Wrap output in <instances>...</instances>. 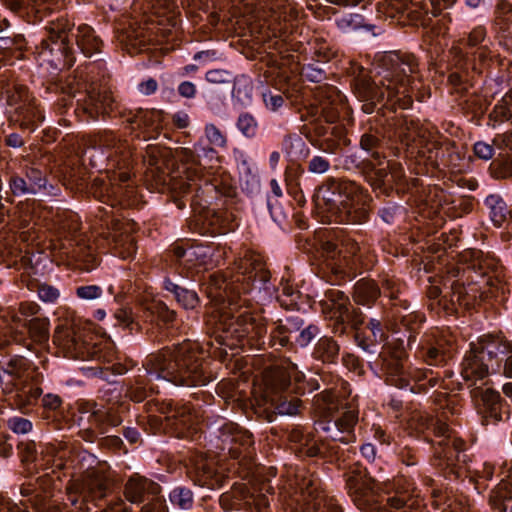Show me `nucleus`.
I'll return each instance as SVG.
<instances>
[{
  "instance_id": "nucleus-1",
  "label": "nucleus",
  "mask_w": 512,
  "mask_h": 512,
  "mask_svg": "<svg viewBox=\"0 0 512 512\" xmlns=\"http://www.w3.org/2000/svg\"><path fill=\"white\" fill-rule=\"evenodd\" d=\"M202 287L213 306V317L227 339H256L266 333L262 320L247 310L251 301L265 303L276 294L259 256L246 255L227 272L205 275Z\"/></svg>"
},
{
  "instance_id": "nucleus-2",
  "label": "nucleus",
  "mask_w": 512,
  "mask_h": 512,
  "mask_svg": "<svg viewBox=\"0 0 512 512\" xmlns=\"http://www.w3.org/2000/svg\"><path fill=\"white\" fill-rule=\"evenodd\" d=\"M205 354L196 342L186 341L173 351L147 357L143 374H139L128 390L129 397L141 402L148 393L157 391L153 380L170 382L177 386L197 387L206 385L209 377L204 368Z\"/></svg>"
},
{
  "instance_id": "nucleus-3",
  "label": "nucleus",
  "mask_w": 512,
  "mask_h": 512,
  "mask_svg": "<svg viewBox=\"0 0 512 512\" xmlns=\"http://www.w3.org/2000/svg\"><path fill=\"white\" fill-rule=\"evenodd\" d=\"M379 61L383 67V76L379 83L361 78L355 84V94L364 102L363 111L370 114L376 103L385 100L391 106L398 105L408 109L412 104V93L417 89L412 78L416 68L415 58L390 52L382 55Z\"/></svg>"
},
{
  "instance_id": "nucleus-4",
  "label": "nucleus",
  "mask_w": 512,
  "mask_h": 512,
  "mask_svg": "<svg viewBox=\"0 0 512 512\" xmlns=\"http://www.w3.org/2000/svg\"><path fill=\"white\" fill-rule=\"evenodd\" d=\"M130 147L114 134L102 136L99 142L84 152V160H89L92 167L105 169V175L94 179L92 190L95 197L109 203L113 209L123 203L124 192L119 183L130 179Z\"/></svg>"
},
{
  "instance_id": "nucleus-5",
  "label": "nucleus",
  "mask_w": 512,
  "mask_h": 512,
  "mask_svg": "<svg viewBox=\"0 0 512 512\" xmlns=\"http://www.w3.org/2000/svg\"><path fill=\"white\" fill-rule=\"evenodd\" d=\"M304 378V373L292 363L286 368L266 371L254 386L255 412L268 422L276 414L296 415L299 403L292 393L304 392L301 386Z\"/></svg>"
},
{
  "instance_id": "nucleus-6",
  "label": "nucleus",
  "mask_w": 512,
  "mask_h": 512,
  "mask_svg": "<svg viewBox=\"0 0 512 512\" xmlns=\"http://www.w3.org/2000/svg\"><path fill=\"white\" fill-rule=\"evenodd\" d=\"M490 373L512 378V342L502 336L484 335L472 342L462 362L465 380L483 379Z\"/></svg>"
},
{
  "instance_id": "nucleus-7",
  "label": "nucleus",
  "mask_w": 512,
  "mask_h": 512,
  "mask_svg": "<svg viewBox=\"0 0 512 512\" xmlns=\"http://www.w3.org/2000/svg\"><path fill=\"white\" fill-rule=\"evenodd\" d=\"M316 201L327 205L331 217L339 223H362L368 217L367 195L352 181H331L321 186Z\"/></svg>"
},
{
  "instance_id": "nucleus-8",
  "label": "nucleus",
  "mask_w": 512,
  "mask_h": 512,
  "mask_svg": "<svg viewBox=\"0 0 512 512\" xmlns=\"http://www.w3.org/2000/svg\"><path fill=\"white\" fill-rule=\"evenodd\" d=\"M314 414L317 418L315 429L322 431L326 438L348 444L355 439L354 426L357 415L354 410L339 403L330 391L314 397Z\"/></svg>"
},
{
  "instance_id": "nucleus-9",
  "label": "nucleus",
  "mask_w": 512,
  "mask_h": 512,
  "mask_svg": "<svg viewBox=\"0 0 512 512\" xmlns=\"http://www.w3.org/2000/svg\"><path fill=\"white\" fill-rule=\"evenodd\" d=\"M54 343L58 349L67 358L79 359L83 361H95L96 366L86 368L91 375H97L101 372V363H110L114 360L112 343L89 342L81 332L71 327H59L54 334Z\"/></svg>"
},
{
  "instance_id": "nucleus-10",
  "label": "nucleus",
  "mask_w": 512,
  "mask_h": 512,
  "mask_svg": "<svg viewBox=\"0 0 512 512\" xmlns=\"http://www.w3.org/2000/svg\"><path fill=\"white\" fill-rule=\"evenodd\" d=\"M29 378L28 361L21 356L11 359L0 371L2 385L6 389L12 386L15 406L23 413H27L41 395L40 388L29 382Z\"/></svg>"
},
{
  "instance_id": "nucleus-11",
  "label": "nucleus",
  "mask_w": 512,
  "mask_h": 512,
  "mask_svg": "<svg viewBox=\"0 0 512 512\" xmlns=\"http://www.w3.org/2000/svg\"><path fill=\"white\" fill-rule=\"evenodd\" d=\"M486 32L484 28L477 27L469 35L466 42H461L451 48L452 63L455 67L449 75L450 82L455 86H460L470 80L469 69L474 72H481V68L476 63V55L482 61L485 55L486 45H481L485 40Z\"/></svg>"
},
{
  "instance_id": "nucleus-12",
  "label": "nucleus",
  "mask_w": 512,
  "mask_h": 512,
  "mask_svg": "<svg viewBox=\"0 0 512 512\" xmlns=\"http://www.w3.org/2000/svg\"><path fill=\"white\" fill-rule=\"evenodd\" d=\"M405 355L404 342L397 339L396 341H388L383 346L379 357L389 383L401 389L409 387L414 392L411 380L420 381L426 378L427 374L419 369H407L404 364Z\"/></svg>"
},
{
  "instance_id": "nucleus-13",
  "label": "nucleus",
  "mask_w": 512,
  "mask_h": 512,
  "mask_svg": "<svg viewBox=\"0 0 512 512\" xmlns=\"http://www.w3.org/2000/svg\"><path fill=\"white\" fill-rule=\"evenodd\" d=\"M27 316L24 309L20 312L7 310L0 314V340L3 338V344L10 339L18 341L26 333L40 344L48 341V321L40 318L28 319Z\"/></svg>"
},
{
  "instance_id": "nucleus-14",
  "label": "nucleus",
  "mask_w": 512,
  "mask_h": 512,
  "mask_svg": "<svg viewBox=\"0 0 512 512\" xmlns=\"http://www.w3.org/2000/svg\"><path fill=\"white\" fill-rule=\"evenodd\" d=\"M108 486L109 480L102 468H88L81 480L67 487L65 505L70 504L75 511H88V502L104 497Z\"/></svg>"
},
{
  "instance_id": "nucleus-15",
  "label": "nucleus",
  "mask_w": 512,
  "mask_h": 512,
  "mask_svg": "<svg viewBox=\"0 0 512 512\" xmlns=\"http://www.w3.org/2000/svg\"><path fill=\"white\" fill-rule=\"evenodd\" d=\"M321 256L329 268L336 275H350L355 272L358 264H363V252L358 244L349 239L341 238L337 241L330 239L321 243Z\"/></svg>"
},
{
  "instance_id": "nucleus-16",
  "label": "nucleus",
  "mask_w": 512,
  "mask_h": 512,
  "mask_svg": "<svg viewBox=\"0 0 512 512\" xmlns=\"http://www.w3.org/2000/svg\"><path fill=\"white\" fill-rule=\"evenodd\" d=\"M291 486L295 490L294 502L297 504L296 510L310 512H341L338 505L319 491L320 481L313 474L306 471H299Z\"/></svg>"
},
{
  "instance_id": "nucleus-17",
  "label": "nucleus",
  "mask_w": 512,
  "mask_h": 512,
  "mask_svg": "<svg viewBox=\"0 0 512 512\" xmlns=\"http://www.w3.org/2000/svg\"><path fill=\"white\" fill-rule=\"evenodd\" d=\"M354 502L364 512H388L382 505L384 498L377 494L378 486L371 478L351 477L347 482ZM390 509L399 510L406 506L407 499L404 495H395L385 498Z\"/></svg>"
},
{
  "instance_id": "nucleus-18",
  "label": "nucleus",
  "mask_w": 512,
  "mask_h": 512,
  "mask_svg": "<svg viewBox=\"0 0 512 512\" xmlns=\"http://www.w3.org/2000/svg\"><path fill=\"white\" fill-rule=\"evenodd\" d=\"M51 41L55 47L51 51L57 50L62 55L68 56L71 52L72 40H75L78 49L86 56L91 57L99 51L100 40L94 34V30L88 25H81L74 31H66L64 25H56L51 28Z\"/></svg>"
},
{
  "instance_id": "nucleus-19",
  "label": "nucleus",
  "mask_w": 512,
  "mask_h": 512,
  "mask_svg": "<svg viewBox=\"0 0 512 512\" xmlns=\"http://www.w3.org/2000/svg\"><path fill=\"white\" fill-rule=\"evenodd\" d=\"M160 486L144 477L133 475L125 485L127 500L141 505V512H166L164 500L159 496Z\"/></svg>"
},
{
  "instance_id": "nucleus-20",
  "label": "nucleus",
  "mask_w": 512,
  "mask_h": 512,
  "mask_svg": "<svg viewBox=\"0 0 512 512\" xmlns=\"http://www.w3.org/2000/svg\"><path fill=\"white\" fill-rule=\"evenodd\" d=\"M69 93L76 101L75 110H82L89 119L95 120L113 109L114 99L111 94L93 85L79 82L77 88L70 87Z\"/></svg>"
},
{
  "instance_id": "nucleus-21",
  "label": "nucleus",
  "mask_w": 512,
  "mask_h": 512,
  "mask_svg": "<svg viewBox=\"0 0 512 512\" xmlns=\"http://www.w3.org/2000/svg\"><path fill=\"white\" fill-rule=\"evenodd\" d=\"M248 32L257 43L265 46V50H279L287 38L288 26L281 14L272 12L269 18L248 22Z\"/></svg>"
},
{
  "instance_id": "nucleus-22",
  "label": "nucleus",
  "mask_w": 512,
  "mask_h": 512,
  "mask_svg": "<svg viewBox=\"0 0 512 512\" xmlns=\"http://www.w3.org/2000/svg\"><path fill=\"white\" fill-rule=\"evenodd\" d=\"M397 136L407 149H411L412 153L418 152L425 154V150H427L429 159L437 157L438 155L437 151H435L434 155V150H437L438 141L428 124L423 125L413 120H405V122L397 128Z\"/></svg>"
},
{
  "instance_id": "nucleus-23",
  "label": "nucleus",
  "mask_w": 512,
  "mask_h": 512,
  "mask_svg": "<svg viewBox=\"0 0 512 512\" xmlns=\"http://www.w3.org/2000/svg\"><path fill=\"white\" fill-rule=\"evenodd\" d=\"M426 428L432 430L437 438L436 456L445 460L448 465L452 464L463 450V441L450 429L442 417L428 420Z\"/></svg>"
},
{
  "instance_id": "nucleus-24",
  "label": "nucleus",
  "mask_w": 512,
  "mask_h": 512,
  "mask_svg": "<svg viewBox=\"0 0 512 512\" xmlns=\"http://www.w3.org/2000/svg\"><path fill=\"white\" fill-rule=\"evenodd\" d=\"M7 102L22 128L34 130L42 121L43 116L26 89L14 88L9 92Z\"/></svg>"
},
{
  "instance_id": "nucleus-25",
  "label": "nucleus",
  "mask_w": 512,
  "mask_h": 512,
  "mask_svg": "<svg viewBox=\"0 0 512 512\" xmlns=\"http://www.w3.org/2000/svg\"><path fill=\"white\" fill-rule=\"evenodd\" d=\"M220 448L234 459H243L250 453L249 448L253 443L252 435L238 424L233 422H225L219 426Z\"/></svg>"
},
{
  "instance_id": "nucleus-26",
  "label": "nucleus",
  "mask_w": 512,
  "mask_h": 512,
  "mask_svg": "<svg viewBox=\"0 0 512 512\" xmlns=\"http://www.w3.org/2000/svg\"><path fill=\"white\" fill-rule=\"evenodd\" d=\"M164 113L160 110H144L137 109L130 111L126 116V122L130 125V129L138 131L137 136L143 134L145 137L153 138L154 134L162 127Z\"/></svg>"
},
{
  "instance_id": "nucleus-27",
  "label": "nucleus",
  "mask_w": 512,
  "mask_h": 512,
  "mask_svg": "<svg viewBox=\"0 0 512 512\" xmlns=\"http://www.w3.org/2000/svg\"><path fill=\"white\" fill-rule=\"evenodd\" d=\"M473 398L479 413L494 421L502 418V403L500 394L490 388L477 387L473 390Z\"/></svg>"
},
{
  "instance_id": "nucleus-28",
  "label": "nucleus",
  "mask_w": 512,
  "mask_h": 512,
  "mask_svg": "<svg viewBox=\"0 0 512 512\" xmlns=\"http://www.w3.org/2000/svg\"><path fill=\"white\" fill-rule=\"evenodd\" d=\"M163 414L168 421V425L183 433L189 430L196 423L197 417L192 413L188 405H176L168 403L163 408Z\"/></svg>"
},
{
  "instance_id": "nucleus-29",
  "label": "nucleus",
  "mask_w": 512,
  "mask_h": 512,
  "mask_svg": "<svg viewBox=\"0 0 512 512\" xmlns=\"http://www.w3.org/2000/svg\"><path fill=\"white\" fill-rule=\"evenodd\" d=\"M398 3V9L403 13H407L408 16L415 14V17H419L423 12L425 14L431 13L436 16L442 8L451 7L456 0H428V2L422 3L421 0H396Z\"/></svg>"
},
{
  "instance_id": "nucleus-30",
  "label": "nucleus",
  "mask_w": 512,
  "mask_h": 512,
  "mask_svg": "<svg viewBox=\"0 0 512 512\" xmlns=\"http://www.w3.org/2000/svg\"><path fill=\"white\" fill-rule=\"evenodd\" d=\"M324 310L329 314L330 318L340 322H345L351 317L349 299L338 289L327 291Z\"/></svg>"
},
{
  "instance_id": "nucleus-31",
  "label": "nucleus",
  "mask_w": 512,
  "mask_h": 512,
  "mask_svg": "<svg viewBox=\"0 0 512 512\" xmlns=\"http://www.w3.org/2000/svg\"><path fill=\"white\" fill-rule=\"evenodd\" d=\"M76 245L72 248H65L62 254L70 261L83 264V269L90 271L97 264V255L89 241L81 236L76 239Z\"/></svg>"
},
{
  "instance_id": "nucleus-32",
  "label": "nucleus",
  "mask_w": 512,
  "mask_h": 512,
  "mask_svg": "<svg viewBox=\"0 0 512 512\" xmlns=\"http://www.w3.org/2000/svg\"><path fill=\"white\" fill-rule=\"evenodd\" d=\"M235 160L242 189L248 193L256 192L260 186L257 167L250 162L248 156L242 151H235Z\"/></svg>"
},
{
  "instance_id": "nucleus-33",
  "label": "nucleus",
  "mask_w": 512,
  "mask_h": 512,
  "mask_svg": "<svg viewBox=\"0 0 512 512\" xmlns=\"http://www.w3.org/2000/svg\"><path fill=\"white\" fill-rule=\"evenodd\" d=\"M418 356L428 365L439 366L449 357V351L444 345V340L436 336H428L421 344Z\"/></svg>"
},
{
  "instance_id": "nucleus-34",
  "label": "nucleus",
  "mask_w": 512,
  "mask_h": 512,
  "mask_svg": "<svg viewBox=\"0 0 512 512\" xmlns=\"http://www.w3.org/2000/svg\"><path fill=\"white\" fill-rule=\"evenodd\" d=\"M490 500L499 511L512 512V469L492 492Z\"/></svg>"
},
{
  "instance_id": "nucleus-35",
  "label": "nucleus",
  "mask_w": 512,
  "mask_h": 512,
  "mask_svg": "<svg viewBox=\"0 0 512 512\" xmlns=\"http://www.w3.org/2000/svg\"><path fill=\"white\" fill-rule=\"evenodd\" d=\"M200 181V169L191 165L185 168L184 176L175 182L174 189H178L181 194H195L196 197H200V193H204Z\"/></svg>"
},
{
  "instance_id": "nucleus-36",
  "label": "nucleus",
  "mask_w": 512,
  "mask_h": 512,
  "mask_svg": "<svg viewBox=\"0 0 512 512\" xmlns=\"http://www.w3.org/2000/svg\"><path fill=\"white\" fill-rule=\"evenodd\" d=\"M253 83L247 76H240L235 79L232 90V102L240 108L247 107L252 103Z\"/></svg>"
},
{
  "instance_id": "nucleus-37",
  "label": "nucleus",
  "mask_w": 512,
  "mask_h": 512,
  "mask_svg": "<svg viewBox=\"0 0 512 512\" xmlns=\"http://www.w3.org/2000/svg\"><path fill=\"white\" fill-rule=\"evenodd\" d=\"M111 247L115 255L123 259L132 258L136 252L135 240L130 234L115 230L112 235Z\"/></svg>"
},
{
  "instance_id": "nucleus-38",
  "label": "nucleus",
  "mask_w": 512,
  "mask_h": 512,
  "mask_svg": "<svg viewBox=\"0 0 512 512\" xmlns=\"http://www.w3.org/2000/svg\"><path fill=\"white\" fill-rule=\"evenodd\" d=\"M164 288L185 309H194L199 303V298L195 291L180 287L169 279L164 281Z\"/></svg>"
},
{
  "instance_id": "nucleus-39",
  "label": "nucleus",
  "mask_w": 512,
  "mask_h": 512,
  "mask_svg": "<svg viewBox=\"0 0 512 512\" xmlns=\"http://www.w3.org/2000/svg\"><path fill=\"white\" fill-rule=\"evenodd\" d=\"M379 295V289L372 280H360L354 286V300L358 304L370 305Z\"/></svg>"
},
{
  "instance_id": "nucleus-40",
  "label": "nucleus",
  "mask_w": 512,
  "mask_h": 512,
  "mask_svg": "<svg viewBox=\"0 0 512 512\" xmlns=\"http://www.w3.org/2000/svg\"><path fill=\"white\" fill-rule=\"evenodd\" d=\"M485 205L489 210L491 221L495 226L500 227L509 213L504 200L497 194H491L486 197Z\"/></svg>"
},
{
  "instance_id": "nucleus-41",
  "label": "nucleus",
  "mask_w": 512,
  "mask_h": 512,
  "mask_svg": "<svg viewBox=\"0 0 512 512\" xmlns=\"http://www.w3.org/2000/svg\"><path fill=\"white\" fill-rule=\"evenodd\" d=\"M479 257L478 251H467L463 255V259L465 261H468V259H477ZM470 269L475 270L476 269V263L475 261H472L470 265L467 266V270L464 267H456L453 268L451 271L452 277L455 278V280L451 283L452 289H458L461 288V286L466 285L469 281L474 282V278L468 275Z\"/></svg>"
},
{
  "instance_id": "nucleus-42",
  "label": "nucleus",
  "mask_w": 512,
  "mask_h": 512,
  "mask_svg": "<svg viewBox=\"0 0 512 512\" xmlns=\"http://www.w3.org/2000/svg\"><path fill=\"white\" fill-rule=\"evenodd\" d=\"M494 143L503 150L504 154L509 156L501 164L500 176L503 178L512 177V131L498 135Z\"/></svg>"
},
{
  "instance_id": "nucleus-43",
  "label": "nucleus",
  "mask_w": 512,
  "mask_h": 512,
  "mask_svg": "<svg viewBox=\"0 0 512 512\" xmlns=\"http://www.w3.org/2000/svg\"><path fill=\"white\" fill-rule=\"evenodd\" d=\"M301 292L297 289V283H292L289 278H282L281 280V295H277L281 305L287 308H293L297 305Z\"/></svg>"
},
{
  "instance_id": "nucleus-44",
  "label": "nucleus",
  "mask_w": 512,
  "mask_h": 512,
  "mask_svg": "<svg viewBox=\"0 0 512 512\" xmlns=\"http://www.w3.org/2000/svg\"><path fill=\"white\" fill-rule=\"evenodd\" d=\"M169 501L176 508L189 510L194 503L193 492L187 487L177 486L169 493Z\"/></svg>"
},
{
  "instance_id": "nucleus-45",
  "label": "nucleus",
  "mask_w": 512,
  "mask_h": 512,
  "mask_svg": "<svg viewBox=\"0 0 512 512\" xmlns=\"http://www.w3.org/2000/svg\"><path fill=\"white\" fill-rule=\"evenodd\" d=\"M283 149L291 158H299L305 155L306 143L302 137L291 135L284 139Z\"/></svg>"
},
{
  "instance_id": "nucleus-46",
  "label": "nucleus",
  "mask_w": 512,
  "mask_h": 512,
  "mask_svg": "<svg viewBox=\"0 0 512 512\" xmlns=\"http://www.w3.org/2000/svg\"><path fill=\"white\" fill-rule=\"evenodd\" d=\"M493 117L496 121H506L512 117V89H510L494 107Z\"/></svg>"
},
{
  "instance_id": "nucleus-47",
  "label": "nucleus",
  "mask_w": 512,
  "mask_h": 512,
  "mask_svg": "<svg viewBox=\"0 0 512 512\" xmlns=\"http://www.w3.org/2000/svg\"><path fill=\"white\" fill-rule=\"evenodd\" d=\"M336 24L343 33H351L364 26V18L359 14H346L339 17Z\"/></svg>"
},
{
  "instance_id": "nucleus-48",
  "label": "nucleus",
  "mask_w": 512,
  "mask_h": 512,
  "mask_svg": "<svg viewBox=\"0 0 512 512\" xmlns=\"http://www.w3.org/2000/svg\"><path fill=\"white\" fill-rule=\"evenodd\" d=\"M339 346L337 343L331 338H321L316 346V353L324 360V361H333L335 357L338 355Z\"/></svg>"
},
{
  "instance_id": "nucleus-49",
  "label": "nucleus",
  "mask_w": 512,
  "mask_h": 512,
  "mask_svg": "<svg viewBox=\"0 0 512 512\" xmlns=\"http://www.w3.org/2000/svg\"><path fill=\"white\" fill-rule=\"evenodd\" d=\"M265 107L270 111H277L284 105V98L278 89L265 88L262 93Z\"/></svg>"
},
{
  "instance_id": "nucleus-50",
  "label": "nucleus",
  "mask_w": 512,
  "mask_h": 512,
  "mask_svg": "<svg viewBox=\"0 0 512 512\" xmlns=\"http://www.w3.org/2000/svg\"><path fill=\"white\" fill-rule=\"evenodd\" d=\"M147 309L151 314L156 315L160 320L166 324H172L175 320V312L170 310L166 304L161 301H153Z\"/></svg>"
},
{
  "instance_id": "nucleus-51",
  "label": "nucleus",
  "mask_w": 512,
  "mask_h": 512,
  "mask_svg": "<svg viewBox=\"0 0 512 512\" xmlns=\"http://www.w3.org/2000/svg\"><path fill=\"white\" fill-rule=\"evenodd\" d=\"M257 127V121L251 114L243 113L237 120V128L244 136L248 138L254 137L256 135Z\"/></svg>"
},
{
  "instance_id": "nucleus-52",
  "label": "nucleus",
  "mask_w": 512,
  "mask_h": 512,
  "mask_svg": "<svg viewBox=\"0 0 512 512\" xmlns=\"http://www.w3.org/2000/svg\"><path fill=\"white\" fill-rule=\"evenodd\" d=\"M168 155L169 151L167 149L160 148L156 145H148L143 158L145 161L149 162V165L160 168V164L164 162Z\"/></svg>"
},
{
  "instance_id": "nucleus-53",
  "label": "nucleus",
  "mask_w": 512,
  "mask_h": 512,
  "mask_svg": "<svg viewBox=\"0 0 512 512\" xmlns=\"http://www.w3.org/2000/svg\"><path fill=\"white\" fill-rule=\"evenodd\" d=\"M26 178L29 181L30 192L32 195L46 189L47 182L41 171L33 168L29 169L26 172Z\"/></svg>"
},
{
  "instance_id": "nucleus-54",
  "label": "nucleus",
  "mask_w": 512,
  "mask_h": 512,
  "mask_svg": "<svg viewBox=\"0 0 512 512\" xmlns=\"http://www.w3.org/2000/svg\"><path fill=\"white\" fill-rule=\"evenodd\" d=\"M361 147L370 154L379 164H382L380 160V152L378 146V140L373 135H363L361 138Z\"/></svg>"
},
{
  "instance_id": "nucleus-55",
  "label": "nucleus",
  "mask_w": 512,
  "mask_h": 512,
  "mask_svg": "<svg viewBox=\"0 0 512 512\" xmlns=\"http://www.w3.org/2000/svg\"><path fill=\"white\" fill-rule=\"evenodd\" d=\"M10 189L15 196H24L31 194L30 185L27 178L12 176L9 182Z\"/></svg>"
},
{
  "instance_id": "nucleus-56",
  "label": "nucleus",
  "mask_w": 512,
  "mask_h": 512,
  "mask_svg": "<svg viewBox=\"0 0 512 512\" xmlns=\"http://www.w3.org/2000/svg\"><path fill=\"white\" fill-rule=\"evenodd\" d=\"M8 427L16 434H27L32 430V422L26 418L14 416L9 418Z\"/></svg>"
},
{
  "instance_id": "nucleus-57",
  "label": "nucleus",
  "mask_w": 512,
  "mask_h": 512,
  "mask_svg": "<svg viewBox=\"0 0 512 512\" xmlns=\"http://www.w3.org/2000/svg\"><path fill=\"white\" fill-rule=\"evenodd\" d=\"M330 169V161L320 155L313 156L308 162V171L313 174H324Z\"/></svg>"
},
{
  "instance_id": "nucleus-58",
  "label": "nucleus",
  "mask_w": 512,
  "mask_h": 512,
  "mask_svg": "<svg viewBox=\"0 0 512 512\" xmlns=\"http://www.w3.org/2000/svg\"><path fill=\"white\" fill-rule=\"evenodd\" d=\"M205 136L210 144L223 147L226 144L225 136L213 124H207L205 127Z\"/></svg>"
},
{
  "instance_id": "nucleus-59",
  "label": "nucleus",
  "mask_w": 512,
  "mask_h": 512,
  "mask_svg": "<svg viewBox=\"0 0 512 512\" xmlns=\"http://www.w3.org/2000/svg\"><path fill=\"white\" fill-rule=\"evenodd\" d=\"M103 290L98 285L80 286L76 289V295L83 300H94L102 296Z\"/></svg>"
},
{
  "instance_id": "nucleus-60",
  "label": "nucleus",
  "mask_w": 512,
  "mask_h": 512,
  "mask_svg": "<svg viewBox=\"0 0 512 512\" xmlns=\"http://www.w3.org/2000/svg\"><path fill=\"white\" fill-rule=\"evenodd\" d=\"M206 80L213 84L229 83L232 80V74L227 70L213 69L206 73Z\"/></svg>"
},
{
  "instance_id": "nucleus-61",
  "label": "nucleus",
  "mask_w": 512,
  "mask_h": 512,
  "mask_svg": "<svg viewBox=\"0 0 512 512\" xmlns=\"http://www.w3.org/2000/svg\"><path fill=\"white\" fill-rule=\"evenodd\" d=\"M302 74L311 82H320L325 78V72L319 65L308 64L302 68Z\"/></svg>"
},
{
  "instance_id": "nucleus-62",
  "label": "nucleus",
  "mask_w": 512,
  "mask_h": 512,
  "mask_svg": "<svg viewBox=\"0 0 512 512\" xmlns=\"http://www.w3.org/2000/svg\"><path fill=\"white\" fill-rule=\"evenodd\" d=\"M115 318L120 325L128 329H133L135 324V317L131 309L121 308L115 313Z\"/></svg>"
},
{
  "instance_id": "nucleus-63",
  "label": "nucleus",
  "mask_w": 512,
  "mask_h": 512,
  "mask_svg": "<svg viewBox=\"0 0 512 512\" xmlns=\"http://www.w3.org/2000/svg\"><path fill=\"white\" fill-rule=\"evenodd\" d=\"M39 298L46 303H54L60 296L58 289L50 285H41L38 289Z\"/></svg>"
},
{
  "instance_id": "nucleus-64",
  "label": "nucleus",
  "mask_w": 512,
  "mask_h": 512,
  "mask_svg": "<svg viewBox=\"0 0 512 512\" xmlns=\"http://www.w3.org/2000/svg\"><path fill=\"white\" fill-rule=\"evenodd\" d=\"M317 334H318V328L316 326L310 325L298 334L295 341L299 346L305 347L311 342V340Z\"/></svg>"
}]
</instances>
